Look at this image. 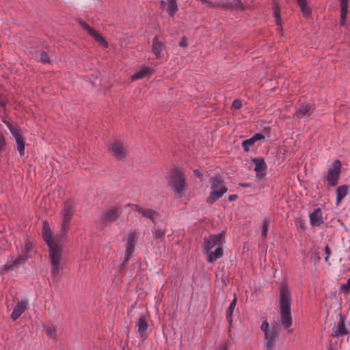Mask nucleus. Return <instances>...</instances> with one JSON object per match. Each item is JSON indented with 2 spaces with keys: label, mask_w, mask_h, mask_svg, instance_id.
Returning a JSON list of instances; mask_svg holds the SVG:
<instances>
[{
  "label": "nucleus",
  "mask_w": 350,
  "mask_h": 350,
  "mask_svg": "<svg viewBox=\"0 0 350 350\" xmlns=\"http://www.w3.org/2000/svg\"><path fill=\"white\" fill-rule=\"evenodd\" d=\"M75 212V205L71 201H66L61 213V228L54 239L52 231L47 221L43 222L42 237L49 248V258L51 262V274L56 278L61 269L62 245L61 240L66 237L69 229L70 222Z\"/></svg>",
  "instance_id": "f257e3e1"
},
{
  "label": "nucleus",
  "mask_w": 350,
  "mask_h": 350,
  "mask_svg": "<svg viewBox=\"0 0 350 350\" xmlns=\"http://www.w3.org/2000/svg\"><path fill=\"white\" fill-rule=\"evenodd\" d=\"M291 295L287 286L282 285L280 288V314L281 322L288 333H292V317L291 312Z\"/></svg>",
  "instance_id": "f03ea898"
},
{
  "label": "nucleus",
  "mask_w": 350,
  "mask_h": 350,
  "mask_svg": "<svg viewBox=\"0 0 350 350\" xmlns=\"http://www.w3.org/2000/svg\"><path fill=\"white\" fill-rule=\"evenodd\" d=\"M167 184L177 197L185 196L187 189L185 172L177 168L173 169L167 178Z\"/></svg>",
  "instance_id": "7ed1b4c3"
},
{
  "label": "nucleus",
  "mask_w": 350,
  "mask_h": 350,
  "mask_svg": "<svg viewBox=\"0 0 350 350\" xmlns=\"http://www.w3.org/2000/svg\"><path fill=\"white\" fill-rule=\"evenodd\" d=\"M260 329L264 333L265 349L266 350H271L278 338L280 327L277 325L269 326V323L265 319L260 325Z\"/></svg>",
  "instance_id": "20e7f679"
},
{
  "label": "nucleus",
  "mask_w": 350,
  "mask_h": 350,
  "mask_svg": "<svg viewBox=\"0 0 350 350\" xmlns=\"http://www.w3.org/2000/svg\"><path fill=\"white\" fill-rule=\"evenodd\" d=\"M211 191L206 199L208 204H212L219 199L226 191L227 187L222 180L217 178H211Z\"/></svg>",
  "instance_id": "39448f33"
},
{
  "label": "nucleus",
  "mask_w": 350,
  "mask_h": 350,
  "mask_svg": "<svg viewBox=\"0 0 350 350\" xmlns=\"http://www.w3.org/2000/svg\"><path fill=\"white\" fill-rule=\"evenodd\" d=\"M122 213V208L120 205L116 204L112 206L101 215L100 221L103 225L112 223L119 217Z\"/></svg>",
  "instance_id": "423d86ee"
},
{
  "label": "nucleus",
  "mask_w": 350,
  "mask_h": 350,
  "mask_svg": "<svg viewBox=\"0 0 350 350\" xmlns=\"http://www.w3.org/2000/svg\"><path fill=\"white\" fill-rule=\"evenodd\" d=\"M109 152L116 160L122 161L127 156V147L123 142L116 139L110 144Z\"/></svg>",
  "instance_id": "0eeeda50"
},
{
  "label": "nucleus",
  "mask_w": 350,
  "mask_h": 350,
  "mask_svg": "<svg viewBox=\"0 0 350 350\" xmlns=\"http://www.w3.org/2000/svg\"><path fill=\"white\" fill-rule=\"evenodd\" d=\"M28 258V255L23 254L22 253L18 255H10L8 262L2 267L1 272L8 271L23 265L27 260Z\"/></svg>",
  "instance_id": "6e6552de"
},
{
  "label": "nucleus",
  "mask_w": 350,
  "mask_h": 350,
  "mask_svg": "<svg viewBox=\"0 0 350 350\" xmlns=\"http://www.w3.org/2000/svg\"><path fill=\"white\" fill-rule=\"evenodd\" d=\"M7 126H8L11 133L14 137L16 143L17 145V150L19 152V154L21 155H24L25 154V142L24 138L21 135V131L18 129V127L16 125H13L10 122L5 121L4 122Z\"/></svg>",
  "instance_id": "1a4fd4ad"
},
{
  "label": "nucleus",
  "mask_w": 350,
  "mask_h": 350,
  "mask_svg": "<svg viewBox=\"0 0 350 350\" xmlns=\"http://www.w3.org/2000/svg\"><path fill=\"white\" fill-rule=\"evenodd\" d=\"M341 163L339 160H335L332 167L329 169L326 178L330 186H335L338 184V176L340 172Z\"/></svg>",
  "instance_id": "9d476101"
},
{
  "label": "nucleus",
  "mask_w": 350,
  "mask_h": 350,
  "mask_svg": "<svg viewBox=\"0 0 350 350\" xmlns=\"http://www.w3.org/2000/svg\"><path fill=\"white\" fill-rule=\"evenodd\" d=\"M79 25L81 28L85 29L92 38L95 39V40L98 42L100 45L104 46L105 48H107L108 44L103 38L102 36H100L98 32L96 31L92 27H91L89 25H88L85 22L83 21H79Z\"/></svg>",
  "instance_id": "9b49d317"
},
{
  "label": "nucleus",
  "mask_w": 350,
  "mask_h": 350,
  "mask_svg": "<svg viewBox=\"0 0 350 350\" xmlns=\"http://www.w3.org/2000/svg\"><path fill=\"white\" fill-rule=\"evenodd\" d=\"M223 234L219 233L217 234L209 236L205 238L204 240V248L206 252H208L210 250L215 246H219L222 243Z\"/></svg>",
  "instance_id": "f8f14e48"
},
{
  "label": "nucleus",
  "mask_w": 350,
  "mask_h": 350,
  "mask_svg": "<svg viewBox=\"0 0 350 350\" xmlns=\"http://www.w3.org/2000/svg\"><path fill=\"white\" fill-rule=\"evenodd\" d=\"M137 232L135 230H130L128 233V239L126 245L125 260L128 261L131 256L135 245Z\"/></svg>",
  "instance_id": "ddd939ff"
},
{
  "label": "nucleus",
  "mask_w": 350,
  "mask_h": 350,
  "mask_svg": "<svg viewBox=\"0 0 350 350\" xmlns=\"http://www.w3.org/2000/svg\"><path fill=\"white\" fill-rule=\"evenodd\" d=\"M132 206L134 211L142 214L144 217L150 219L153 222H155V219L159 216L158 213L151 208H145L137 204H133Z\"/></svg>",
  "instance_id": "4468645a"
},
{
  "label": "nucleus",
  "mask_w": 350,
  "mask_h": 350,
  "mask_svg": "<svg viewBox=\"0 0 350 350\" xmlns=\"http://www.w3.org/2000/svg\"><path fill=\"white\" fill-rule=\"evenodd\" d=\"M252 162L255 164L254 171L256 173V176L261 178L265 175L267 168V165L264 159L261 157L254 158L252 159Z\"/></svg>",
  "instance_id": "2eb2a0df"
},
{
  "label": "nucleus",
  "mask_w": 350,
  "mask_h": 350,
  "mask_svg": "<svg viewBox=\"0 0 350 350\" xmlns=\"http://www.w3.org/2000/svg\"><path fill=\"white\" fill-rule=\"evenodd\" d=\"M148 319L145 317H139L136 322L137 332L142 338L147 337V330L148 328Z\"/></svg>",
  "instance_id": "dca6fc26"
},
{
  "label": "nucleus",
  "mask_w": 350,
  "mask_h": 350,
  "mask_svg": "<svg viewBox=\"0 0 350 350\" xmlns=\"http://www.w3.org/2000/svg\"><path fill=\"white\" fill-rule=\"evenodd\" d=\"M221 10H243L245 7L242 4L241 0H230L227 1H221Z\"/></svg>",
  "instance_id": "f3484780"
},
{
  "label": "nucleus",
  "mask_w": 350,
  "mask_h": 350,
  "mask_svg": "<svg viewBox=\"0 0 350 350\" xmlns=\"http://www.w3.org/2000/svg\"><path fill=\"white\" fill-rule=\"evenodd\" d=\"M154 72V70L150 66H143L139 70L134 73L131 77V79L134 81L137 79H140L148 76H150Z\"/></svg>",
  "instance_id": "a211bd4d"
},
{
  "label": "nucleus",
  "mask_w": 350,
  "mask_h": 350,
  "mask_svg": "<svg viewBox=\"0 0 350 350\" xmlns=\"http://www.w3.org/2000/svg\"><path fill=\"white\" fill-rule=\"evenodd\" d=\"M28 302L25 300H22L15 306L12 313L11 314V318L15 321L19 318V317L27 309Z\"/></svg>",
  "instance_id": "6ab92c4d"
},
{
  "label": "nucleus",
  "mask_w": 350,
  "mask_h": 350,
  "mask_svg": "<svg viewBox=\"0 0 350 350\" xmlns=\"http://www.w3.org/2000/svg\"><path fill=\"white\" fill-rule=\"evenodd\" d=\"M345 318L342 315H340L339 322L338 323V327L332 334V337L336 338L340 336H345L348 334V329L345 324Z\"/></svg>",
  "instance_id": "aec40b11"
},
{
  "label": "nucleus",
  "mask_w": 350,
  "mask_h": 350,
  "mask_svg": "<svg viewBox=\"0 0 350 350\" xmlns=\"http://www.w3.org/2000/svg\"><path fill=\"white\" fill-rule=\"evenodd\" d=\"M313 109L309 103L302 104L294 115L297 118H302L305 116H309L312 114Z\"/></svg>",
  "instance_id": "412c9836"
},
{
  "label": "nucleus",
  "mask_w": 350,
  "mask_h": 350,
  "mask_svg": "<svg viewBox=\"0 0 350 350\" xmlns=\"http://www.w3.org/2000/svg\"><path fill=\"white\" fill-rule=\"evenodd\" d=\"M310 223L312 226H319L323 222L322 212L321 208L315 209L314 212L310 214Z\"/></svg>",
  "instance_id": "4be33fe9"
},
{
  "label": "nucleus",
  "mask_w": 350,
  "mask_h": 350,
  "mask_svg": "<svg viewBox=\"0 0 350 350\" xmlns=\"http://www.w3.org/2000/svg\"><path fill=\"white\" fill-rule=\"evenodd\" d=\"M164 47V44L158 40V37L156 36L153 38L152 51L156 56L157 59H159L161 57V53Z\"/></svg>",
  "instance_id": "5701e85b"
},
{
  "label": "nucleus",
  "mask_w": 350,
  "mask_h": 350,
  "mask_svg": "<svg viewBox=\"0 0 350 350\" xmlns=\"http://www.w3.org/2000/svg\"><path fill=\"white\" fill-rule=\"evenodd\" d=\"M349 0H340V25H345L348 12Z\"/></svg>",
  "instance_id": "b1692460"
},
{
  "label": "nucleus",
  "mask_w": 350,
  "mask_h": 350,
  "mask_svg": "<svg viewBox=\"0 0 350 350\" xmlns=\"http://www.w3.org/2000/svg\"><path fill=\"white\" fill-rule=\"evenodd\" d=\"M167 1V6L166 10L168 14L173 17L178 11L177 0H166Z\"/></svg>",
  "instance_id": "393cba45"
},
{
  "label": "nucleus",
  "mask_w": 350,
  "mask_h": 350,
  "mask_svg": "<svg viewBox=\"0 0 350 350\" xmlns=\"http://www.w3.org/2000/svg\"><path fill=\"white\" fill-rule=\"evenodd\" d=\"M348 191V187L347 185H342L337 188L336 190V204H339L341 200L347 196Z\"/></svg>",
  "instance_id": "a878e982"
},
{
  "label": "nucleus",
  "mask_w": 350,
  "mask_h": 350,
  "mask_svg": "<svg viewBox=\"0 0 350 350\" xmlns=\"http://www.w3.org/2000/svg\"><path fill=\"white\" fill-rule=\"evenodd\" d=\"M297 1L300 7L301 11L302 14H304V16L307 18L310 17L312 12H311V9L308 5L306 1V0H297Z\"/></svg>",
  "instance_id": "bb28decb"
},
{
  "label": "nucleus",
  "mask_w": 350,
  "mask_h": 350,
  "mask_svg": "<svg viewBox=\"0 0 350 350\" xmlns=\"http://www.w3.org/2000/svg\"><path fill=\"white\" fill-rule=\"evenodd\" d=\"M237 299L236 297L231 301L226 312V319L230 325H231L232 322V314L236 306Z\"/></svg>",
  "instance_id": "cd10ccee"
},
{
  "label": "nucleus",
  "mask_w": 350,
  "mask_h": 350,
  "mask_svg": "<svg viewBox=\"0 0 350 350\" xmlns=\"http://www.w3.org/2000/svg\"><path fill=\"white\" fill-rule=\"evenodd\" d=\"M223 256V250L221 247H217L213 252H211L208 256V261L213 262L217 258Z\"/></svg>",
  "instance_id": "c85d7f7f"
},
{
  "label": "nucleus",
  "mask_w": 350,
  "mask_h": 350,
  "mask_svg": "<svg viewBox=\"0 0 350 350\" xmlns=\"http://www.w3.org/2000/svg\"><path fill=\"white\" fill-rule=\"evenodd\" d=\"M270 220L268 218H265L262 220V239H265L267 235V231L269 226Z\"/></svg>",
  "instance_id": "c756f323"
},
{
  "label": "nucleus",
  "mask_w": 350,
  "mask_h": 350,
  "mask_svg": "<svg viewBox=\"0 0 350 350\" xmlns=\"http://www.w3.org/2000/svg\"><path fill=\"white\" fill-rule=\"evenodd\" d=\"M152 233L154 239L161 241H163L165 237V231L163 229L159 228L154 230L152 231Z\"/></svg>",
  "instance_id": "7c9ffc66"
},
{
  "label": "nucleus",
  "mask_w": 350,
  "mask_h": 350,
  "mask_svg": "<svg viewBox=\"0 0 350 350\" xmlns=\"http://www.w3.org/2000/svg\"><path fill=\"white\" fill-rule=\"evenodd\" d=\"M273 14H274V16L275 18L276 24L279 26H281L282 19H281V16H280V11L279 6L277 4H275L273 7Z\"/></svg>",
  "instance_id": "2f4dec72"
},
{
  "label": "nucleus",
  "mask_w": 350,
  "mask_h": 350,
  "mask_svg": "<svg viewBox=\"0 0 350 350\" xmlns=\"http://www.w3.org/2000/svg\"><path fill=\"white\" fill-rule=\"evenodd\" d=\"M202 3L206 5L209 8L221 9V1L214 3L210 0H202Z\"/></svg>",
  "instance_id": "473e14b6"
},
{
  "label": "nucleus",
  "mask_w": 350,
  "mask_h": 350,
  "mask_svg": "<svg viewBox=\"0 0 350 350\" xmlns=\"http://www.w3.org/2000/svg\"><path fill=\"white\" fill-rule=\"evenodd\" d=\"M254 138L251 137L248 139L244 140L242 142V146L245 152H248L250 150V147L252 146L255 142L254 141Z\"/></svg>",
  "instance_id": "72a5a7b5"
},
{
  "label": "nucleus",
  "mask_w": 350,
  "mask_h": 350,
  "mask_svg": "<svg viewBox=\"0 0 350 350\" xmlns=\"http://www.w3.org/2000/svg\"><path fill=\"white\" fill-rule=\"evenodd\" d=\"M44 329H45L46 334L50 338H55L56 337L57 327L55 326L44 327Z\"/></svg>",
  "instance_id": "f704fd0d"
},
{
  "label": "nucleus",
  "mask_w": 350,
  "mask_h": 350,
  "mask_svg": "<svg viewBox=\"0 0 350 350\" xmlns=\"http://www.w3.org/2000/svg\"><path fill=\"white\" fill-rule=\"evenodd\" d=\"M33 245L29 241H26L24 243L23 247L21 249V253L23 254L28 255V253L31 250Z\"/></svg>",
  "instance_id": "c9c22d12"
},
{
  "label": "nucleus",
  "mask_w": 350,
  "mask_h": 350,
  "mask_svg": "<svg viewBox=\"0 0 350 350\" xmlns=\"http://www.w3.org/2000/svg\"><path fill=\"white\" fill-rule=\"evenodd\" d=\"M40 59L44 63H49L50 58L48 53L45 51H42L40 54Z\"/></svg>",
  "instance_id": "e433bc0d"
},
{
  "label": "nucleus",
  "mask_w": 350,
  "mask_h": 350,
  "mask_svg": "<svg viewBox=\"0 0 350 350\" xmlns=\"http://www.w3.org/2000/svg\"><path fill=\"white\" fill-rule=\"evenodd\" d=\"M340 288L345 292H350V278L347 280V283L341 285Z\"/></svg>",
  "instance_id": "4c0bfd02"
},
{
  "label": "nucleus",
  "mask_w": 350,
  "mask_h": 350,
  "mask_svg": "<svg viewBox=\"0 0 350 350\" xmlns=\"http://www.w3.org/2000/svg\"><path fill=\"white\" fill-rule=\"evenodd\" d=\"M241 106L242 104L240 100H234L232 104V108L234 109H239Z\"/></svg>",
  "instance_id": "58836bf2"
},
{
  "label": "nucleus",
  "mask_w": 350,
  "mask_h": 350,
  "mask_svg": "<svg viewBox=\"0 0 350 350\" xmlns=\"http://www.w3.org/2000/svg\"><path fill=\"white\" fill-rule=\"evenodd\" d=\"M5 146V139L1 132H0V151L3 150Z\"/></svg>",
  "instance_id": "ea45409f"
},
{
  "label": "nucleus",
  "mask_w": 350,
  "mask_h": 350,
  "mask_svg": "<svg viewBox=\"0 0 350 350\" xmlns=\"http://www.w3.org/2000/svg\"><path fill=\"white\" fill-rule=\"evenodd\" d=\"M254 138V141L256 142L258 140H260L265 138V135L262 133H256L252 137Z\"/></svg>",
  "instance_id": "a19ab883"
},
{
  "label": "nucleus",
  "mask_w": 350,
  "mask_h": 350,
  "mask_svg": "<svg viewBox=\"0 0 350 350\" xmlns=\"http://www.w3.org/2000/svg\"><path fill=\"white\" fill-rule=\"evenodd\" d=\"M325 254H326V256L325 258V260L326 262H327L328 259H329V257L331 255V250L329 249L328 245H327L325 247Z\"/></svg>",
  "instance_id": "79ce46f5"
},
{
  "label": "nucleus",
  "mask_w": 350,
  "mask_h": 350,
  "mask_svg": "<svg viewBox=\"0 0 350 350\" xmlns=\"http://www.w3.org/2000/svg\"><path fill=\"white\" fill-rule=\"evenodd\" d=\"M179 46L181 47H187V40L186 37H183L181 40L179 42Z\"/></svg>",
  "instance_id": "37998d69"
},
{
  "label": "nucleus",
  "mask_w": 350,
  "mask_h": 350,
  "mask_svg": "<svg viewBox=\"0 0 350 350\" xmlns=\"http://www.w3.org/2000/svg\"><path fill=\"white\" fill-rule=\"evenodd\" d=\"M228 347L226 342L219 345L215 350H228Z\"/></svg>",
  "instance_id": "c03bdc74"
},
{
  "label": "nucleus",
  "mask_w": 350,
  "mask_h": 350,
  "mask_svg": "<svg viewBox=\"0 0 350 350\" xmlns=\"http://www.w3.org/2000/svg\"><path fill=\"white\" fill-rule=\"evenodd\" d=\"M193 174H194V175H195L196 177H198V178H200L201 180H202V178H203V175H202V174L200 172V170H197V169H196V170H193Z\"/></svg>",
  "instance_id": "a18cd8bd"
},
{
  "label": "nucleus",
  "mask_w": 350,
  "mask_h": 350,
  "mask_svg": "<svg viewBox=\"0 0 350 350\" xmlns=\"http://www.w3.org/2000/svg\"><path fill=\"white\" fill-rule=\"evenodd\" d=\"M167 6V1L166 0H162L161 1V8H165V7Z\"/></svg>",
  "instance_id": "49530a36"
},
{
  "label": "nucleus",
  "mask_w": 350,
  "mask_h": 350,
  "mask_svg": "<svg viewBox=\"0 0 350 350\" xmlns=\"http://www.w3.org/2000/svg\"><path fill=\"white\" fill-rule=\"evenodd\" d=\"M237 195H230L228 197V199L230 201H233V200H235L237 199Z\"/></svg>",
  "instance_id": "de8ad7c7"
},
{
  "label": "nucleus",
  "mask_w": 350,
  "mask_h": 350,
  "mask_svg": "<svg viewBox=\"0 0 350 350\" xmlns=\"http://www.w3.org/2000/svg\"><path fill=\"white\" fill-rule=\"evenodd\" d=\"M0 104H1V105H3V106L5 105L3 101H1V102H0Z\"/></svg>",
  "instance_id": "09e8293b"
},
{
  "label": "nucleus",
  "mask_w": 350,
  "mask_h": 350,
  "mask_svg": "<svg viewBox=\"0 0 350 350\" xmlns=\"http://www.w3.org/2000/svg\"><path fill=\"white\" fill-rule=\"evenodd\" d=\"M282 31V29L280 27L278 29V31Z\"/></svg>",
  "instance_id": "8fccbe9b"
},
{
  "label": "nucleus",
  "mask_w": 350,
  "mask_h": 350,
  "mask_svg": "<svg viewBox=\"0 0 350 350\" xmlns=\"http://www.w3.org/2000/svg\"><path fill=\"white\" fill-rule=\"evenodd\" d=\"M328 350H332V349H329Z\"/></svg>",
  "instance_id": "3c124183"
}]
</instances>
